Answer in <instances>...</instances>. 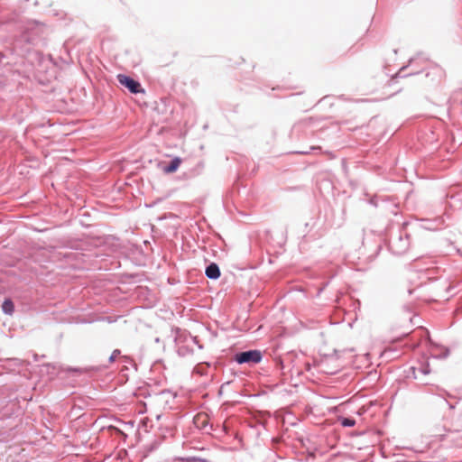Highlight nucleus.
<instances>
[{"label": "nucleus", "instance_id": "f257e3e1", "mask_svg": "<svg viewBox=\"0 0 462 462\" xmlns=\"http://www.w3.org/2000/svg\"><path fill=\"white\" fill-rule=\"evenodd\" d=\"M263 355L260 350H249L235 355L234 360L238 364L254 365L262 361Z\"/></svg>", "mask_w": 462, "mask_h": 462}, {"label": "nucleus", "instance_id": "f03ea898", "mask_svg": "<svg viewBox=\"0 0 462 462\" xmlns=\"http://www.w3.org/2000/svg\"><path fill=\"white\" fill-rule=\"evenodd\" d=\"M117 80L122 86L128 88L131 93L138 94L144 92L143 88H142L141 84L138 81L126 75L119 74L117 76Z\"/></svg>", "mask_w": 462, "mask_h": 462}, {"label": "nucleus", "instance_id": "7ed1b4c3", "mask_svg": "<svg viewBox=\"0 0 462 462\" xmlns=\"http://www.w3.org/2000/svg\"><path fill=\"white\" fill-rule=\"evenodd\" d=\"M181 162H182V161H181V159H180V158H179V157H175V158H174V159L170 162V164H169L168 166H166V167H164V168L162 169L163 172H164V173H173V172H175V171L179 169V167H180V165Z\"/></svg>", "mask_w": 462, "mask_h": 462}, {"label": "nucleus", "instance_id": "20e7f679", "mask_svg": "<svg viewBox=\"0 0 462 462\" xmlns=\"http://www.w3.org/2000/svg\"><path fill=\"white\" fill-rule=\"evenodd\" d=\"M206 275L210 279H217L220 276V271L216 263H210L206 269Z\"/></svg>", "mask_w": 462, "mask_h": 462}, {"label": "nucleus", "instance_id": "39448f33", "mask_svg": "<svg viewBox=\"0 0 462 462\" xmlns=\"http://www.w3.org/2000/svg\"><path fill=\"white\" fill-rule=\"evenodd\" d=\"M194 422L198 427L205 428L208 423V415L205 413H199L194 418Z\"/></svg>", "mask_w": 462, "mask_h": 462}, {"label": "nucleus", "instance_id": "423d86ee", "mask_svg": "<svg viewBox=\"0 0 462 462\" xmlns=\"http://www.w3.org/2000/svg\"><path fill=\"white\" fill-rule=\"evenodd\" d=\"M2 309L5 313L11 315L14 310V305L11 300L7 299L3 302Z\"/></svg>", "mask_w": 462, "mask_h": 462}, {"label": "nucleus", "instance_id": "0eeeda50", "mask_svg": "<svg viewBox=\"0 0 462 462\" xmlns=\"http://www.w3.org/2000/svg\"><path fill=\"white\" fill-rule=\"evenodd\" d=\"M341 424L344 427H353L356 424L355 420L344 418L341 420Z\"/></svg>", "mask_w": 462, "mask_h": 462}, {"label": "nucleus", "instance_id": "6e6552de", "mask_svg": "<svg viewBox=\"0 0 462 462\" xmlns=\"http://www.w3.org/2000/svg\"><path fill=\"white\" fill-rule=\"evenodd\" d=\"M119 355H120L119 350H117V349L114 350L112 355L109 357L110 362H114Z\"/></svg>", "mask_w": 462, "mask_h": 462}, {"label": "nucleus", "instance_id": "1a4fd4ad", "mask_svg": "<svg viewBox=\"0 0 462 462\" xmlns=\"http://www.w3.org/2000/svg\"><path fill=\"white\" fill-rule=\"evenodd\" d=\"M240 60H243V59L238 57L237 60L235 61V64H236V65L240 64L241 63Z\"/></svg>", "mask_w": 462, "mask_h": 462}]
</instances>
